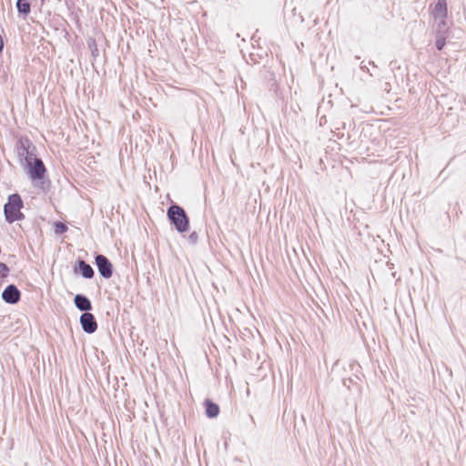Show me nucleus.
Masks as SVG:
<instances>
[{"instance_id":"1a4fd4ad","label":"nucleus","mask_w":466,"mask_h":466,"mask_svg":"<svg viewBox=\"0 0 466 466\" xmlns=\"http://www.w3.org/2000/svg\"><path fill=\"white\" fill-rule=\"evenodd\" d=\"M74 301H75L76 307L81 311L87 312L92 308L90 300L88 299L87 297H86L84 295H81V294L76 295Z\"/></svg>"},{"instance_id":"0eeeda50","label":"nucleus","mask_w":466,"mask_h":466,"mask_svg":"<svg viewBox=\"0 0 466 466\" xmlns=\"http://www.w3.org/2000/svg\"><path fill=\"white\" fill-rule=\"evenodd\" d=\"M21 293L15 285H8L2 293V299L9 304H15L20 299Z\"/></svg>"},{"instance_id":"a211bd4d","label":"nucleus","mask_w":466,"mask_h":466,"mask_svg":"<svg viewBox=\"0 0 466 466\" xmlns=\"http://www.w3.org/2000/svg\"><path fill=\"white\" fill-rule=\"evenodd\" d=\"M42 2H44V0H41Z\"/></svg>"},{"instance_id":"ddd939ff","label":"nucleus","mask_w":466,"mask_h":466,"mask_svg":"<svg viewBox=\"0 0 466 466\" xmlns=\"http://www.w3.org/2000/svg\"><path fill=\"white\" fill-rule=\"evenodd\" d=\"M16 7L20 14L27 15L30 13V4L27 0H17Z\"/></svg>"},{"instance_id":"9b49d317","label":"nucleus","mask_w":466,"mask_h":466,"mask_svg":"<svg viewBox=\"0 0 466 466\" xmlns=\"http://www.w3.org/2000/svg\"><path fill=\"white\" fill-rule=\"evenodd\" d=\"M204 406L206 408V415L208 418H216L219 413V407L218 404L212 402L209 400H206L204 401Z\"/></svg>"},{"instance_id":"f03ea898","label":"nucleus","mask_w":466,"mask_h":466,"mask_svg":"<svg viewBox=\"0 0 466 466\" xmlns=\"http://www.w3.org/2000/svg\"><path fill=\"white\" fill-rule=\"evenodd\" d=\"M167 217L178 232L184 233L188 230L189 219L181 207L170 206L167 209Z\"/></svg>"},{"instance_id":"7ed1b4c3","label":"nucleus","mask_w":466,"mask_h":466,"mask_svg":"<svg viewBox=\"0 0 466 466\" xmlns=\"http://www.w3.org/2000/svg\"><path fill=\"white\" fill-rule=\"evenodd\" d=\"M448 8L446 0H438L431 9V15L438 25L446 26L445 19L447 17Z\"/></svg>"},{"instance_id":"4468645a","label":"nucleus","mask_w":466,"mask_h":466,"mask_svg":"<svg viewBox=\"0 0 466 466\" xmlns=\"http://www.w3.org/2000/svg\"><path fill=\"white\" fill-rule=\"evenodd\" d=\"M38 157L35 156V149H33L28 155L23 157L22 164H25L26 167L31 165L33 161H36Z\"/></svg>"},{"instance_id":"39448f33","label":"nucleus","mask_w":466,"mask_h":466,"mask_svg":"<svg viewBox=\"0 0 466 466\" xmlns=\"http://www.w3.org/2000/svg\"><path fill=\"white\" fill-rule=\"evenodd\" d=\"M33 149H35V147L27 137H20L17 140L15 150L21 162H23V157H26Z\"/></svg>"},{"instance_id":"f8f14e48","label":"nucleus","mask_w":466,"mask_h":466,"mask_svg":"<svg viewBox=\"0 0 466 466\" xmlns=\"http://www.w3.org/2000/svg\"><path fill=\"white\" fill-rule=\"evenodd\" d=\"M78 271L86 279H91L94 277L95 274L92 267L89 264L86 263L84 260L78 261Z\"/></svg>"},{"instance_id":"6e6552de","label":"nucleus","mask_w":466,"mask_h":466,"mask_svg":"<svg viewBox=\"0 0 466 466\" xmlns=\"http://www.w3.org/2000/svg\"><path fill=\"white\" fill-rule=\"evenodd\" d=\"M80 324L83 330L86 333H94L97 329V324L93 314L84 312L80 317Z\"/></svg>"},{"instance_id":"f3484780","label":"nucleus","mask_w":466,"mask_h":466,"mask_svg":"<svg viewBox=\"0 0 466 466\" xmlns=\"http://www.w3.org/2000/svg\"><path fill=\"white\" fill-rule=\"evenodd\" d=\"M4 48V41L2 36L0 35V53L3 51Z\"/></svg>"},{"instance_id":"f257e3e1","label":"nucleus","mask_w":466,"mask_h":466,"mask_svg":"<svg viewBox=\"0 0 466 466\" xmlns=\"http://www.w3.org/2000/svg\"><path fill=\"white\" fill-rule=\"evenodd\" d=\"M23 205L22 198L18 194H12L8 197V201L4 206L5 218L8 223L24 219L25 216L21 212Z\"/></svg>"},{"instance_id":"2eb2a0df","label":"nucleus","mask_w":466,"mask_h":466,"mask_svg":"<svg viewBox=\"0 0 466 466\" xmlns=\"http://www.w3.org/2000/svg\"><path fill=\"white\" fill-rule=\"evenodd\" d=\"M67 230V227L66 224L62 222H56L55 225L56 233L62 234Z\"/></svg>"},{"instance_id":"20e7f679","label":"nucleus","mask_w":466,"mask_h":466,"mask_svg":"<svg viewBox=\"0 0 466 466\" xmlns=\"http://www.w3.org/2000/svg\"><path fill=\"white\" fill-rule=\"evenodd\" d=\"M95 261L99 274L105 279H110L113 275V265L109 259L104 255H96Z\"/></svg>"},{"instance_id":"9d476101","label":"nucleus","mask_w":466,"mask_h":466,"mask_svg":"<svg viewBox=\"0 0 466 466\" xmlns=\"http://www.w3.org/2000/svg\"><path fill=\"white\" fill-rule=\"evenodd\" d=\"M447 27L443 25H438L436 31V41L435 45L438 50H441L446 43Z\"/></svg>"},{"instance_id":"423d86ee","label":"nucleus","mask_w":466,"mask_h":466,"mask_svg":"<svg viewBox=\"0 0 466 466\" xmlns=\"http://www.w3.org/2000/svg\"><path fill=\"white\" fill-rule=\"evenodd\" d=\"M26 167L28 168V174L32 180L42 179L44 177L46 167L40 158L36 161H33L32 164Z\"/></svg>"},{"instance_id":"dca6fc26","label":"nucleus","mask_w":466,"mask_h":466,"mask_svg":"<svg viewBox=\"0 0 466 466\" xmlns=\"http://www.w3.org/2000/svg\"><path fill=\"white\" fill-rule=\"evenodd\" d=\"M9 272V268L6 264L0 263V274L2 277H5L7 273Z\"/></svg>"}]
</instances>
